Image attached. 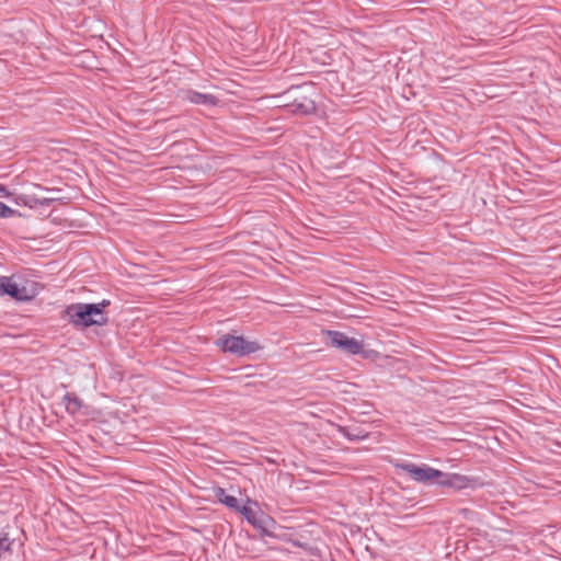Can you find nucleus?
Returning <instances> with one entry per match:
<instances>
[{"label": "nucleus", "instance_id": "nucleus-1", "mask_svg": "<svg viewBox=\"0 0 561 561\" xmlns=\"http://www.w3.org/2000/svg\"><path fill=\"white\" fill-rule=\"evenodd\" d=\"M71 323L81 327L103 325L107 319L101 317L100 309L92 304H73L66 310Z\"/></svg>", "mask_w": 561, "mask_h": 561}, {"label": "nucleus", "instance_id": "nucleus-2", "mask_svg": "<svg viewBox=\"0 0 561 561\" xmlns=\"http://www.w3.org/2000/svg\"><path fill=\"white\" fill-rule=\"evenodd\" d=\"M221 351L238 356H245L257 352L261 347L254 341H247L243 336L225 334L216 341Z\"/></svg>", "mask_w": 561, "mask_h": 561}, {"label": "nucleus", "instance_id": "nucleus-3", "mask_svg": "<svg viewBox=\"0 0 561 561\" xmlns=\"http://www.w3.org/2000/svg\"><path fill=\"white\" fill-rule=\"evenodd\" d=\"M397 467L417 483H436L443 476V471L427 465L417 466L413 462H403Z\"/></svg>", "mask_w": 561, "mask_h": 561}, {"label": "nucleus", "instance_id": "nucleus-4", "mask_svg": "<svg viewBox=\"0 0 561 561\" xmlns=\"http://www.w3.org/2000/svg\"><path fill=\"white\" fill-rule=\"evenodd\" d=\"M0 295H8L19 301H27L35 297V283L30 286L14 282L11 277L0 276Z\"/></svg>", "mask_w": 561, "mask_h": 561}, {"label": "nucleus", "instance_id": "nucleus-5", "mask_svg": "<svg viewBox=\"0 0 561 561\" xmlns=\"http://www.w3.org/2000/svg\"><path fill=\"white\" fill-rule=\"evenodd\" d=\"M439 486L451 488L456 491L463 489H477L482 485V482L476 477L465 476L456 472H443L440 479L436 481Z\"/></svg>", "mask_w": 561, "mask_h": 561}, {"label": "nucleus", "instance_id": "nucleus-6", "mask_svg": "<svg viewBox=\"0 0 561 561\" xmlns=\"http://www.w3.org/2000/svg\"><path fill=\"white\" fill-rule=\"evenodd\" d=\"M325 335L328 336L331 346L339 348L344 353L357 355L362 353L364 348V344L360 341L350 337L343 332L328 330Z\"/></svg>", "mask_w": 561, "mask_h": 561}, {"label": "nucleus", "instance_id": "nucleus-7", "mask_svg": "<svg viewBox=\"0 0 561 561\" xmlns=\"http://www.w3.org/2000/svg\"><path fill=\"white\" fill-rule=\"evenodd\" d=\"M250 524L256 528L262 534V536H275L274 530L277 526L275 519L263 512L260 507L255 510V514L252 516Z\"/></svg>", "mask_w": 561, "mask_h": 561}, {"label": "nucleus", "instance_id": "nucleus-8", "mask_svg": "<svg viewBox=\"0 0 561 561\" xmlns=\"http://www.w3.org/2000/svg\"><path fill=\"white\" fill-rule=\"evenodd\" d=\"M289 112L299 115H309L316 112V103L308 96L295 99L290 104H287Z\"/></svg>", "mask_w": 561, "mask_h": 561}, {"label": "nucleus", "instance_id": "nucleus-9", "mask_svg": "<svg viewBox=\"0 0 561 561\" xmlns=\"http://www.w3.org/2000/svg\"><path fill=\"white\" fill-rule=\"evenodd\" d=\"M184 98L188 102L197 105L216 106L218 104V99L215 95L194 90H187Z\"/></svg>", "mask_w": 561, "mask_h": 561}, {"label": "nucleus", "instance_id": "nucleus-10", "mask_svg": "<svg viewBox=\"0 0 561 561\" xmlns=\"http://www.w3.org/2000/svg\"><path fill=\"white\" fill-rule=\"evenodd\" d=\"M339 432L350 440H363L368 437V433L359 427L339 426Z\"/></svg>", "mask_w": 561, "mask_h": 561}, {"label": "nucleus", "instance_id": "nucleus-11", "mask_svg": "<svg viewBox=\"0 0 561 561\" xmlns=\"http://www.w3.org/2000/svg\"><path fill=\"white\" fill-rule=\"evenodd\" d=\"M215 495L218 499V501L221 504L226 505L227 507H229L236 512L239 510V506H240L239 500L236 496L227 494L222 488H218L215 491Z\"/></svg>", "mask_w": 561, "mask_h": 561}, {"label": "nucleus", "instance_id": "nucleus-12", "mask_svg": "<svg viewBox=\"0 0 561 561\" xmlns=\"http://www.w3.org/2000/svg\"><path fill=\"white\" fill-rule=\"evenodd\" d=\"M66 411L70 414L78 413L82 408V401L75 394L67 392L62 398Z\"/></svg>", "mask_w": 561, "mask_h": 561}, {"label": "nucleus", "instance_id": "nucleus-13", "mask_svg": "<svg viewBox=\"0 0 561 561\" xmlns=\"http://www.w3.org/2000/svg\"><path fill=\"white\" fill-rule=\"evenodd\" d=\"M15 204L34 208L37 206V196L34 194H23L15 198Z\"/></svg>", "mask_w": 561, "mask_h": 561}, {"label": "nucleus", "instance_id": "nucleus-14", "mask_svg": "<svg viewBox=\"0 0 561 561\" xmlns=\"http://www.w3.org/2000/svg\"><path fill=\"white\" fill-rule=\"evenodd\" d=\"M237 512L240 513L249 524L252 520V516L255 514V510L247 505H240Z\"/></svg>", "mask_w": 561, "mask_h": 561}, {"label": "nucleus", "instance_id": "nucleus-15", "mask_svg": "<svg viewBox=\"0 0 561 561\" xmlns=\"http://www.w3.org/2000/svg\"><path fill=\"white\" fill-rule=\"evenodd\" d=\"M15 214V210L0 202V218H10Z\"/></svg>", "mask_w": 561, "mask_h": 561}, {"label": "nucleus", "instance_id": "nucleus-16", "mask_svg": "<svg viewBox=\"0 0 561 561\" xmlns=\"http://www.w3.org/2000/svg\"><path fill=\"white\" fill-rule=\"evenodd\" d=\"M458 514L468 520H474L478 514L470 508H460Z\"/></svg>", "mask_w": 561, "mask_h": 561}, {"label": "nucleus", "instance_id": "nucleus-17", "mask_svg": "<svg viewBox=\"0 0 561 561\" xmlns=\"http://www.w3.org/2000/svg\"><path fill=\"white\" fill-rule=\"evenodd\" d=\"M11 548V540L9 537L4 536L0 538V557L9 551Z\"/></svg>", "mask_w": 561, "mask_h": 561}, {"label": "nucleus", "instance_id": "nucleus-18", "mask_svg": "<svg viewBox=\"0 0 561 561\" xmlns=\"http://www.w3.org/2000/svg\"><path fill=\"white\" fill-rule=\"evenodd\" d=\"M93 306H96L99 309H100V312H101V317L102 318H105L104 317V309L106 307H108L111 305L110 300L107 299H103L101 302H98V304H92Z\"/></svg>", "mask_w": 561, "mask_h": 561}, {"label": "nucleus", "instance_id": "nucleus-19", "mask_svg": "<svg viewBox=\"0 0 561 561\" xmlns=\"http://www.w3.org/2000/svg\"><path fill=\"white\" fill-rule=\"evenodd\" d=\"M53 202H54V198H47V197L39 198V197H37V206H48Z\"/></svg>", "mask_w": 561, "mask_h": 561}, {"label": "nucleus", "instance_id": "nucleus-20", "mask_svg": "<svg viewBox=\"0 0 561 561\" xmlns=\"http://www.w3.org/2000/svg\"><path fill=\"white\" fill-rule=\"evenodd\" d=\"M0 196L1 197H9L10 196V192L8 191V188L0 184Z\"/></svg>", "mask_w": 561, "mask_h": 561}]
</instances>
